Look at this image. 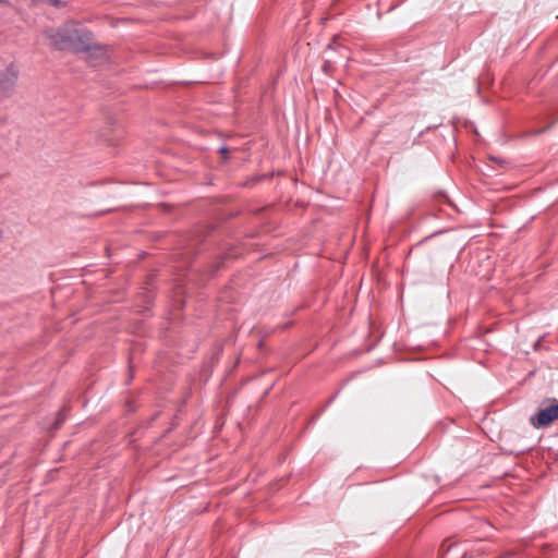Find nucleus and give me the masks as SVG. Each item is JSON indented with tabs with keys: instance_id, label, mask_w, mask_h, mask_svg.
I'll return each instance as SVG.
<instances>
[{
	"instance_id": "nucleus-9",
	"label": "nucleus",
	"mask_w": 558,
	"mask_h": 558,
	"mask_svg": "<svg viewBox=\"0 0 558 558\" xmlns=\"http://www.w3.org/2000/svg\"><path fill=\"white\" fill-rule=\"evenodd\" d=\"M336 396H337V393L329 398V400L327 401V405L330 404L335 400Z\"/></svg>"
},
{
	"instance_id": "nucleus-12",
	"label": "nucleus",
	"mask_w": 558,
	"mask_h": 558,
	"mask_svg": "<svg viewBox=\"0 0 558 558\" xmlns=\"http://www.w3.org/2000/svg\"><path fill=\"white\" fill-rule=\"evenodd\" d=\"M446 205L447 206H453V204L449 199H446Z\"/></svg>"
},
{
	"instance_id": "nucleus-13",
	"label": "nucleus",
	"mask_w": 558,
	"mask_h": 558,
	"mask_svg": "<svg viewBox=\"0 0 558 558\" xmlns=\"http://www.w3.org/2000/svg\"><path fill=\"white\" fill-rule=\"evenodd\" d=\"M3 238V232L0 230V241L2 240Z\"/></svg>"
},
{
	"instance_id": "nucleus-4",
	"label": "nucleus",
	"mask_w": 558,
	"mask_h": 558,
	"mask_svg": "<svg viewBox=\"0 0 558 558\" xmlns=\"http://www.w3.org/2000/svg\"><path fill=\"white\" fill-rule=\"evenodd\" d=\"M65 420V416L63 415V409H61L59 412H58V418L57 421L54 422L53 424V427L54 428H59V426L62 424V422Z\"/></svg>"
},
{
	"instance_id": "nucleus-14",
	"label": "nucleus",
	"mask_w": 558,
	"mask_h": 558,
	"mask_svg": "<svg viewBox=\"0 0 558 558\" xmlns=\"http://www.w3.org/2000/svg\"><path fill=\"white\" fill-rule=\"evenodd\" d=\"M4 0H0V2H3Z\"/></svg>"
},
{
	"instance_id": "nucleus-6",
	"label": "nucleus",
	"mask_w": 558,
	"mask_h": 558,
	"mask_svg": "<svg viewBox=\"0 0 558 558\" xmlns=\"http://www.w3.org/2000/svg\"><path fill=\"white\" fill-rule=\"evenodd\" d=\"M220 153H221L222 156H227L229 151H228V149L226 147H221L220 148Z\"/></svg>"
},
{
	"instance_id": "nucleus-3",
	"label": "nucleus",
	"mask_w": 558,
	"mask_h": 558,
	"mask_svg": "<svg viewBox=\"0 0 558 558\" xmlns=\"http://www.w3.org/2000/svg\"><path fill=\"white\" fill-rule=\"evenodd\" d=\"M19 71L13 64L0 73V98L11 95L17 80Z\"/></svg>"
},
{
	"instance_id": "nucleus-5",
	"label": "nucleus",
	"mask_w": 558,
	"mask_h": 558,
	"mask_svg": "<svg viewBox=\"0 0 558 558\" xmlns=\"http://www.w3.org/2000/svg\"><path fill=\"white\" fill-rule=\"evenodd\" d=\"M446 230H438V231H435L434 233H432L430 235L428 236H425L421 242L417 243V245H421L422 243L426 242L427 240H429L430 238L437 235V234H441L444 233Z\"/></svg>"
},
{
	"instance_id": "nucleus-10",
	"label": "nucleus",
	"mask_w": 558,
	"mask_h": 558,
	"mask_svg": "<svg viewBox=\"0 0 558 558\" xmlns=\"http://www.w3.org/2000/svg\"><path fill=\"white\" fill-rule=\"evenodd\" d=\"M159 206H161V207H162L161 209H170V205L160 204Z\"/></svg>"
},
{
	"instance_id": "nucleus-8",
	"label": "nucleus",
	"mask_w": 558,
	"mask_h": 558,
	"mask_svg": "<svg viewBox=\"0 0 558 558\" xmlns=\"http://www.w3.org/2000/svg\"><path fill=\"white\" fill-rule=\"evenodd\" d=\"M220 265H216L215 268L210 271V276H214V274L219 270Z\"/></svg>"
},
{
	"instance_id": "nucleus-1",
	"label": "nucleus",
	"mask_w": 558,
	"mask_h": 558,
	"mask_svg": "<svg viewBox=\"0 0 558 558\" xmlns=\"http://www.w3.org/2000/svg\"><path fill=\"white\" fill-rule=\"evenodd\" d=\"M50 38L58 49L90 50L93 48L92 34L73 25L52 32Z\"/></svg>"
},
{
	"instance_id": "nucleus-11",
	"label": "nucleus",
	"mask_w": 558,
	"mask_h": 558,
	"mask_svg": "<svg viewBox=\"0 0 558 558\" xmlns=\"http://www.w3.org/2000/svg\"><path fill=\"white\" fill-rule=\"evenodd\" d=\"M132 380H133V375L131 374V375L129 376V378H128L126 384L129 385Z\"/></svg>"
},
{
	"instance_id": "nucleus-2",
	"label": "nucleus",
	"mask_w": 558,
	"mask_h": 558,
	"mask_svg": "<svg viewBox=\"0 0 558 558\" xmlns=\"http://www.w3.org/2000/svg\"><path fill=\"white\" fill-rule=\"evenodd\" d=\"M558 420V401L554 404L541 409L537 413L530 416V424L534 428H543L549 426L554 421Z\"/></svg>"
},
{
	"instance_id": "nucleus-7",
	"label": "nucleus",
	"mask_w": 558,
	"mask_h": 558,
	"mask_svg": "<svg viewBox=\"0 0 558 558\" xmlns=\"http://www.w3.org/2000/svg\"><path fill=\"white\" fill-rule=\"evenodd\" d=\"M126 405H128V410L129 411H134L135 410L132 402H128Z\"/></svg>"
}]
</instances>
